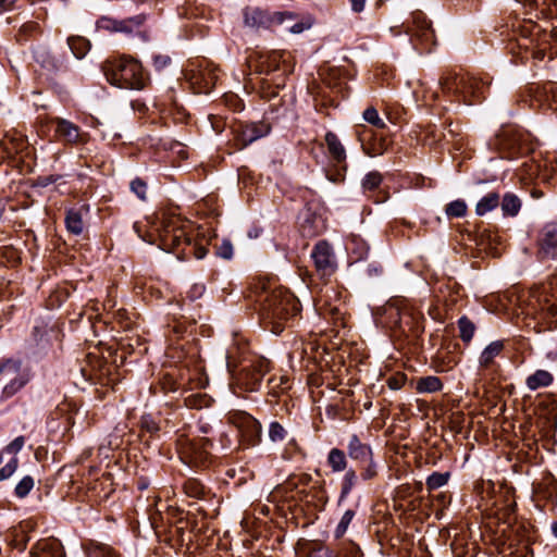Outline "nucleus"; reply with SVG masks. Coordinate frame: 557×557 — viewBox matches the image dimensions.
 Listing matches in <instances>:
<instances>
[{
  "instance_id": "obj_62",
  "label": "nucleus",
  "mask_w": 557,
  "mask_h": 557,
  "mask_svg": "<svg viewBox=\"0 0 557 557\" xmlns=\"http://www.w3.org/2000/svg\"><path fill=\"white\" fill-rule=\"evenodd\" d=\"M163 385H169V386H170V385H171V383H170V382H163ZM163 387H164V388H168L166 386H163Z\"/></svg>"
},
{
  "instance_id": "obj_43",
  "label": "nucleus",
  "mask_w": 557,
  "mask_h": 557,
  "mask_svg": "<svg viewBox=\"0 0 557 557\" xmlns=\"http://www.w3.org/2000/svg\"><path fill=\"white\" fill-rule=\"evenodd\" d=\"M216 255L223 259H231L233 257V245L230 240H223L216 248Z\"/></svg>"
},
{
  "instance_id": "obj_20",
  "label": "nucleus",
  "mask_w": 557,
  "mask_h": 557,
  "mask_svg": "<svg viewBox=\"0 0 557 557\" xmlns=\"http://www.w3.org/2000/svg\"><path fill=\"white\" fill-rule=\"evenodd\" d=\"M317 310L319 314L323 315L324 318H330L335 325L338 323H343V313L338 306H331L325 300L320 298L315 304Z\"/></svg>"
},
{
  "instance_id": "obj_41",
  "label": "nucleus",
  "mask_w": 557,
  "mask_h": 557,
  "mask_svg": "<svg viewBox=\"0 0 557 557\" xmlns=\"http://www.w3.org/2000/svg\"><path fill=\"white\" fill-rule=\"evenodd\" d=\"M18 459L13 457L4 467L0 469V481L9 479L17 469Z\"/></svg>"
},
{
  "instance_id": "obj_34",
  "label": "nucleus",
  "mask_w": 557,
  "mask_h": 557,
  "mask_svg": "<svg viewBox=\"0 0 557 557\" xmlns=\"http://www.w3.org/2000/svg\"><path fill=\"white\" fill-rule=\"evenodd\" d=\"M382 174L377 171H371L362 180L361 186L364 191L375 190L382 183Z\"/></svg>"
},
{
  "instance_id": "obj_14",
  "label": "nucleus",
  "mask_w": 557,
  "mask_h": 557,
  "mask_svg": "<svg viewBox=\"0 0 557 557\" xmlns=\"http://www.w3.org/2000/svg\"><path fill=\"white\" fill-rule=\"evenodd\" d=\"M269 132V127L262 123H250L240 127L238 134V140L243 147L248 146L255 140L265 136Z\"/></svg>"
},
{
  "instance_id": "obj_6",
  "label": "nucleus",
  "mask_w": 557,
  "mask_h": 557,
  "mask_svg": "<svg viewBox=\"0 0 557 557\" xmlns=\"http://www.w3.org/2000/svg\"><path fill=\"white\" fill-rule=\"evenodd\" d=\"M314 268L321 278L330 277L336 270V262L331 245L325 240L318 242L312 251Z\"/></svg>"
},
{
  "instance_id": "obj_49",
  "label": "nucleus",
  "mask_w": 557,
  "mask_h": 557,
  "mask_svg": "<svg viewBox=\"0 0 557 557\" xmlns=\"http://www.w3.org/2000/svg\"><path fill=\"white\" fill-rule=\"evenodd\" d=\"M24 443H25L24 436H17L5 447V451L9 454L15 455L23 448Z\"/></svg>"
},
{
  "instance_id": "obj_1",
  "label": "nucleus",
  "mask_w": 557,
  "mask_h": 557,
  "mask_svg": "<svg viewBox=\"0 0 557 557\" xmlns=\"http://www.w3.org/2000/svg\"><path fill=\"white\" fill-rule=\"evenodd\" d=\"M262 318L272 324V332L283 331V323L300 311L298 299L284 287H274L260 295Z\"/></svg>"
},
{
  "instance_id": "obj_61",
  "label": "nucleus",
  "mask_w": 557,
  "mask_h": 557,
  "mask_svg": "<svg viewBox=\"0 0 557 557\" xmlns=\"http://www.w3.org/2000/svg\"><path fill=\"white\" fill-rule=\"evenodd\" d=\"M263 364L265 366V368H268L269 362H268V361H262V362H261V366H263ZM265 370L268 371V369H265Z\"/></svg>"
},
{
  "instance_id": "obj_30",
  "label": "nucleus",
  "mask_w": 557,
  "mask_h": 557,
  "mask_svg": "<svg viewBox=\"0 0 557 557\" xmlns=\"http://www.w3.org/2000/svg\"><path fill=\"white\" fill-rule=\"evenodd\" d=\"M358 476L354 469H348L343 478L341 499L346 498L357 483Z\"/></svg>"
},
{
  "instance_id": "obj_60",
  "label": "nucleus",
  "mask_w": 557,
  "mask_h": 557,
  "mask_svg": "<svg viewBox=\"0 0 557 557\" xmlns=\"http://www.w3.org/2000/svg\"><path fill=\"white\" fill-rule=\"evenodd\" d=\"M169 391H175L176 387H175V384L174 383H171V385L168 387Z\"/></svg>"
},
{
  "instance_id": "obj_11",
  "label": "nucleus",
  "mask_w": 557,
  "mask_h": 557,
  "mask_svg": "<svg viewBox=\"0 0 557 557\" xmlns=\"http://www.w3.org/2000/svg\"><path fill=\"white\" fill-rule=\"evenodd\" d=\"M25 137L17 132L0 133V158H10L27 149Z\"/></svg>"
},
{
  "instance_id": "obj_50",
  "label": "nucleus",
  "mask_w": 557,
  "mask_h": 557,
  "mask_svg": "<svg viewBox=\"0 0 557 557\" xmlns=\"http://www.w3.org/2000/svg\"><path fill=\"white\" fill-rule=\"evenodd\" d=\"M308 557H334L333 552L325 547V546H319L317 548H313Z\"/></svg>"
},
{
  "instance_id": "obj_31",
  "label": "nucleus",
  "mask_w": 557,
  "mask_h": 557,
  "mask_svg": "<svg viewBox=\"0 0 557 557\" xmlns=\"http://www.w3.org/2000/svg\"><path fill=\"white\" fill-rule=\"evenodd\" d=\"M449 472H433L431 475L428 476L425 482L428 490L434 491L446 485L449 480Z\"/></svg>"
},
{
  "instance_id": "obj_37",
  "label": "nucleus",
  "mask_w": 557,
  "mask_h": 557,
  "mask_svg": "<svg viewBox=\"0 0 557 557\" xmlns=\"http://www.w3.org/2000/svg\"><path fill=\"white\" fill-rule=\"evenodd\" d=\"M363 120L376 128L383 129L386 127L385 122L380 117L374 107H369L363 111Z\"/></svg>"
},
{
  "instance_id": "obj_53",
  "label": "nucleus",
  "mask_w": 557,
  "mask_h": 557,
  "mask_svg": "<svg viewBox=\"0 0 557 557\" xmlns=\"http://www.w3.org/2000/svg\"><path fill=\"white\" fill-rule=\"evenodd\" d=\"M17 0H0V14L13 9Z\"/></svg>"
},
{
  "instance_id": "obj_48",
  "label": "nucleus",
  "mask_w": 557,
  "mask_h": 557,
  "mask_svg": "<svg viewBox=\"0 0 557 557\" xmlns=\"http://www.w3.org/2000/svg\"><path fill=\"white\" fill-rule=\"evenodd\" d=\"M171 64V58L165 54H156L153 57V66L157 71H162Z\"/></svg>"
},
{
  "instance_id": "obj_40",
  "label": "nucleus",
  "mask_w": 557,
  "mask_h": 557,
  "mask_svg": "<svg viewBox=\"0 0 557 557\" xmlns=\"http://www.w3.org/2000/svg\"><path fill=\"white\" fill-rule=\"evenodd\" d=\"M185 453L190 457L195 463H202L207 459L208 453L205 448H197L195 443H189Z\"/></svg>"
},
{
  "instance_id": "obj_42",
  "label": "nucleus",
  "mask_w": 557,
  "mask_h": 557,
  "mask_svg": "<svg viewBox=\"0 0 557 557\" xmlns=\"http://www.w3.org/2000/svg\"><path fill=\"white\" fill-rule=\"evenodd\" d=\"M285 430L278 422H272L269 428V436L271 441H283L285 437Z\"/></svg>"
},
{
  "instance_id": "obj_56",
  "label": "nucleus",
  "mask_w": 557,
  "mask_h": 557,
  "mask_svg": "<svg viewBox=\"0 0 557 557\" xmlns=\"http://www.w3.org/2000/svg\"><path fill=\"white\" fill-rule=\"evenodd\" d=\"M193 289H194L195 297H199L205 292V286L203 285H195Z\"/></svg>"
},
{
  "instance_id": "obj_5",
  "label": "nucleus",
  "mask_w": 557,
  "mask_h": 557,
  "mask_svg": "<svg viewBox=\"0 0 557 557\" xmlns=\"http://www.w3.org/2000/svg\"><path fill=\"white\" fill-rule=\"evenodd\" d=\"M296 15L293 12L263 11L259 8H246L244 10V24L255 30L269 29L275 25H282L286 21H294Z\"/></svg>"
},
{
  "instance_id": "obj_25",
  "label": "nucleus",
  "mask_w": 557,
  "mask_h": 557,
  "mask_svg": "<svg viewBox=\"0 0 557 557\" xmlns=\"http://www.w3.org/2000/svg\"><path fill=\"white\" fill-rule=\"evenodd\" d=\"M500 206L504 215L515 216L521 209V200L517 195L507 193L504 195Z\"/></svg>"
},
{
  "instance_id": "obj_55",
  "label": "nucleus",
  "mask_w": 557,
  "mask_h": 557,
  "mask_svg": "<svg viewBox=\"0 0 557 557\" xmlns=\"http://www.w3.org/2000/svg\"><path fill=\"white\" fill-rule=\"evenodd\" d=\"M355 12H361L364 9L366 0H349Z\"/></svg>"
},
{
  "instance_id": "obj_46",
  "label": "nucleus",
  "mask_w": 557,
  "mask_h": 557,
  "mask_svg": "<svg viewBox=\"0 0 557 557\" xmlns=\"http://www.w3.org/2000/svg\"><path fill=\"white\" fill-rule=\"evenodd\" d=\"M364 463H367V466H366L364 470L361 473V478L363 480H366V481L372 480L377 474V472H376V465L373 461V458L370 459V460L364 461Z\"/></svg>"
},
{
  "instance_id": "obj_36",
  "label": "nucleus",
  "mask_w": 557,
  "mask_h": 557,
  "mask_svg": "<svg viewBox=\"0 0 557 557\" xmlns=\"http://www.w3.org/2000/svg\"><path fill=\"white\" fill-rule=\"evenodd\" d=\"M355 515V511L351 509H348L344 512L334 532L336 539H341L344 536Z\"/></svg>"
},
{
  "instance_id": "obj_29",
  "label": "nucleus",
  "mask_w": 557,
  "mask_h": 557,
  "mask_svg": "<svg viewBox=\"0 0 557 557\" xmlns=\"http://www.w3.org/2000/svg\"><path fill=\"white\" fill-rule=\"evenodd\" d=\"M183 488L185 494L193 498H202L206 494V487L196 479H188Z\"/></svg>"
},
{
  "instance_id": "obj_45",
  "label": "nucleus",
  "mask_w": 557,
  "mask_h": 557,
  "mask_svg": "<svg viewBox=\"0 0 557 557\" xmlns=\"http://www.w3.org/2000/svg\"><path fill=\"white\" fill-rule=\"evenodd\" d=\"M90 557H120L111 547L109 546H98L91 550Z\"/></svg>"
},
{
  "instance_id": "obj_39",
  "label": "nucleus",
  "mask_w": 557,
  "mask_h": 557,
  "mask_svg": "<svg viewBox=\"0 0 557 557\" xmlns=\"http://www.w3.org/2000/svg\"><path fill=\"white\" fill-rule=\"evenodd\" d=\"M34 479L30 475H25L15 486V495L18 498L26 497L34 487Z\"/></svg>"
},
{
  "instance_id": "obj_3",
  "label": "nucleus",
  "mask_w": 557,
  "mask_h": 557,
  "mask_svg": "<svg viewBox=\"0 0 557 557\" xmlns=\"http://www.w3.org/2000/svg\"><path fill=\"white\" fill-rule=\"evenodd\" d=\"M103 71L107 81L119 88L140 90L149 81L140 62L129 55L107 61Z\"/></svg>"
},
{
  "instance_id": "obj_52",
  "label": "nucleus",
  "mask_w": 557,
  "mask_h": 557,
  "mask_svg": "<svg viewBox=\"0 0 557 557\" xmlns=\"http://www.w3.org/2000/svg\"><path fill=\"white\" fill-rule=\"evenodd\" d=\"M119 22L120 21H116V20L103 18V20H101V27L112 30V32H116V28H117L116 24Z\"/></svg>"
},
{
  "instance_id": "obj_44",
  "label": "nucleus",
  "mask_w": 557,
  "mask_h": 557,
  "mask_svg": "<svg viewBox=\"0 0 557 557\" xmlns=\"http://www.w3.org/2000/svg\"><path fill=\"white\" fill-rule=\"evenodd\" d=\"M141 428L151 434H156L160 430L159 424L149 414L141 418Z\"/></svg>"
},
{
  "instance_id": "obj_7",
  "label": "nucleus",
  "mask_w": 557,
  "mask_h": 557,
  "mask_svg": "<svg viewBox=\"0 0 557 557\" xmlns=\"http://www.w3.org/2000/svg\"><path fill=\"white\" fill-rule=\"evenodd\" d=\"M441 86L446 92L462 94L465 97H480V83L473 78L448 75L441 79Z\"/></svg>"
},
{
  "instance_id": "obj_64",
  "label": "nucleus",
  "mask_w": 557,
  "mask_h": 557,
  "mask_svg": "<svg viewBox=\"0 0 557 557\" xmlns=\"http://www.w3.org/2000/svg\"><path fill=\"white\" fill-rule=\"evenodd\" d=\"M554 92H555V95L557 94V87L555 88Z\"/></svg>"
},
{
  "instance_id": "obj_32",
  "label": "nucleus",
  "mask_w": 557,
  "mask_h": 557,
  "mask_svg": "<svg viewBox=\"0 0 557 557\" xmlns=\"http://www.w3.org/2000/svg\"><path fill=\"white\" fill-rule=\"evenodd\" d=\"M144 18L138 15L126 20H121L116 25V32L131 34L137 30L143 24Z\"/></svg>"
},
{
  "instance_id": "obj_15",
  "label": "nucleus",
  "mask_w": 557,
  "mask_h": 557,
  "mask_svg": "<svg viewBox=\"0 0 557 557\" xmlns=\"http://www.w3.org/2000/svg\"><path fill=\"white\" fill-rule=\"evenodd\" d=\"M347 450L348 456L358 462H364L373 458L371 447L363 444L356 434L351 435L347 445Z\"/></svg>"
},
{
  "instance_id": "obj_38",
  "label": "nucleus",
  "mask_w": 557,
  "mask_h": 557,
  "mask_svg": "<svg viewBox=\"0 0 557 557\" xmlns=\"http://www.w3.org/2000/svg\"><path fill=\"white\" fill-rule=\"evenodd\" d=\"M129 188L138 197V199L141 201L147 200L148 185L144 180L139 177L134 178L129 184Z\"/></svg>"
},
{
  "instance_id": "obj_17",
  "label": "nucleus",
  "mask_w": 557,
  "mask_h": 557,
  "mask_svg": "<svg viewBox=\"0 0 557 557\" xmlns=\"http://www.w3.org/2000/svg\"><path fill=\"white\" fill-rule=\"evenodd\" d=\"M324 139L332 161L338 164L345 162L346 150L337 135L333 132H327Z\"/></svg>"
},
{
  "instance_id": "obj_2",
  "label": "nucleus",
  "mask_w": 557,
  "mask_h": 557,
  "mask_svg": "<svg viewBox=\"0 0 557 557\" xmlns=\"http://www.w3.org/2000/svg\"><path fill=\"white\" fill-rule=\"evenodd\" d=\"M186 226L187 223L178 215L165 214L159 230L160 247L164 251L175 253L180 259H185L189 255H194L197 259H202L207 250L203 247H191Z\"/></svg>"
},
{
  "instance_id": "obj_28",
  "label": "nucleus",
  "mask_w": 557,
  "mask_h": 557,
  "mask_svg": "<svg viewBox=\"0 0 557 557\" xmlns=\"http://www.w3.org/2000/svg\"><path fill=\"white\" fill-rule=\"evenodd\" d=\"M67 44L70 49L72 50L73 54L77 59H82L86 55V53L90 49L89 41L81 36H73L67 39Z\"/></svg>"
},
{
  "instance_id": "obj_19",
  "label": "nucleus",
  "mask_w": 557,
  "mask_h": 557,
  "mask_svg": "<svg viewBox=\"0 0 557 557\" xmlns=\"http://www.w3.org/2000/svg\"><path fill=\"white\" fill-rule=\"evenodd\" d=\"M358 137L363 151L370 157L381 156L387 149L386 140L383 137L374 138L369 143L366 141L364 133H359Z\"/></svg>"
},
{
  "instance_id": "obj_58",
  "label": "nucleus",
  "mask_w": 557,
  "mask_h": 557,
  "mask_svg": "<svg viewBox=\"0 0 557 557\" xmlns=\"http://www.w3.org/2000/svg\"><path fill=\"white\" fill-rule=\"evenodd\" d=\"M552 532L554 536L557 539V520L552 524Z\"/></svg>"
},
{
  "instance_id": "obj_22",
  "label": "nucleus",
  "mask_w": 557,
  "mask_h": 557,
  "mask_svg": "<svg viewBox=\"0 0 557 557\" xmlns=\"http://www.w3.org/2000/svg\"><path fill=\"white\" fill-rule=\"evenodd\" d=\"M499 200L500 198L497 193H488L478 201L475 206V213L479 216L485 215L499 206Z\"/></svg>"
},
{
  "instance_id": "obj_57",
  "label": "nucleus",
  "mask_w": 557,
  "mask_h": 557,
  "mask_svg": "<svg viewBox=\"0 0 557 557\" xmlns=\"http://www.w3.org/2000/svg\"><path fill=\"white\" fill-rule=\"evenodd\" d=\"M36 28H37V24L33 23V22L27 23V24L23 25V27H22L23 30H29V32H33Z\"/></svg>"
},
{
  "instance_id": "obj_26",
  "label": "nucleus",
  "mask_w": 557,
  "mask_h": 557,
  "mask_svg": "<svg viewBox=\"0 0 557 557\" xmlns=\"http://www.w3.org/2000/svg\"><path fill=\"white\" fill-rule=\"evenodd\" d=\"M531 30L533 36H537V45H550L557 42V27H554L549 33L541 29L537 25L530 23L525 25Z\"/></svg>"
},
{
  "instance_id": "obj_4",
  "label": "nucleus",
  "mask_w": 557,
  "mask_h": 557,
  "mask_svg": "<svg viewBox=\"0 0 557 557\" xmlns=\"http://www.w3.org/2000/svg\"><path fill=\"white\" fill-rule=\"evenodd\" d=\"M0 375L5 382L2 388V399H9L17 394L29 381L30 372L16 359L0 361Z\"/></svg>"
},
{
  "instance_id": "obj_13",
  "label": "nucleus",
  "mask_w": 557,
  "mask_h": 557,
  "mask_svg": "<svg viewBox=\"0 0 557 557\" xmlns=\"http://www.w3.org/2000/svg\"><path fill=\"white\" fill-rule=\"evenodd\" d=\"M32 557H65L60 542L55 539L40 540L32 549Z\"/></svg>"
},
{
  "instance_id": "obj_12",
  "label": "nucleus",
  "mask_w": 557,
  "mask_h": 557,
  "mask_svg": "<svg viewBox=\"0 0 557 557\" xmlns=\"http://www.w3.org/2000/svg\"><path fill=\"white\" fill-rule=\"evenodd\" d=\"M518 46L525 51H530L534 59L543 60L549 45L539 46L537 36H533L531 30L524 26L522 29V36L518 41Z\"/></svg>"
},
{
  "instance_id": "obj_21",
  "label": "nucleus",
  "mask_w": 557,
  "mask_h": 557,
  "mask_svg": "<svg viewBox=\"0 0 557 557\" xmlns=\"http://www.w3.org/2000/svg\"><path fill=\"white\" fill-rule=\"evenodd\" d=\"M504 349V344L500 341L492 342L485 347L480 356V366L488 368L494 364L495 358L500 355Z\"/></svg>"
},
{
  "instance_id": "obj_63",
  "label": "nucleus",
  "mask_w": 557,
  "mask_h": 557,
  "mask_svg": "<svg viewBox=\"0 0 557 557\" xmlns=\"http://www.w3.org/2000/svg\"><path fill=\"white\" fill-rule=\"evenodd\" d=\"M163 385H169V386H170V385H171V383H170V382H163ZM163 387H164V388H168L166 386H163Z\"/></svg>"
},
{
  "instance_id": "obj_59",
  "label": "nucleus",
  "mask_w": 557,
  "mask_h": 557,
  "mask_svg": "<svg viewBox=\"0 0 557 557\" xmlns=\"http://www.w3.org/2000/svg\"><path fill=\"white\" fill-rule=\"evenodd\" d=\"M3 211H4V207H3V205L0 202V219L2 218Z\"/></svg>"
},
{
  "instance_id": "obj_23",
  "label": "nucleus",
  "mask_w": 557,
  "mask_h": 557,
  "mask_svg": "<svg viewBox=\"0 0 557 557\" xmlns=\"http://www.w3.org/2000/svg\"><path fill=\"white\" fill-rule=\"evenodd\" d=\"M443 388V383L440 377L435 375H429L420 377L416 384V391L419 394L436 393Z\"/></svg>"
},
{
  "instance_id": "obj_33",
  "label": "nucleus",
  "mask_w": 557,
  "mask_h": 557,
  "mask_svg": "<svg viewBox=\"0 0 557 557\" xmlns=\"http://www.w3.org/2000/svg\"><path fill=\"white\" fill-rule=\"evenodd\" d=\"M467 210V203L461 199H457L446 206L445 213L448 218H462L466 215Z\"/></svg>"
},
{
  "instance_id": "obj_54",
  "label": "nucleus",
  "mask_w": 557,
  "mask_h": 557,
  "mask_svg": "<svg viewBox=\"0 0 557 557\" xmlns=\"http://www.w3.org/2000/svg\"><path fill=\"white\" fill-rule=\"evenodd\" d=\"M404 377H389L387 380L388 387L392 389H399L404 383Z\"/></svg>"
},
{
  "instance_id": "obj_47",
  "label": "nucleus",
  "mask_w": 557,
  "mask_h": 557,
  "mask_svg": "<svg viewBox=\"0 0 557 557\" xmlns=\"http://www.w3.org/2000/svg\"><path fill=\"white\" fill-rule=\"evenodd\" d=\"M205 85L201 87V91L209 92L215 85L216 75L210 71L202 73Z\"/></svg>"
},
{
  "instance_id": "obj_10",
  "label": "nucleus",
  "mask_w": 557,
  "mask_h": 557,
  "mask_svg": "<svg viewBox=\"0 0 557 557\" xmlns=\"http://www.w3.org/2000/svg\"><path fill=\"white\" fill-rule=\"evenodd\" d=\"M539 253L542 259L557 258V224H546L539 236Z\"/></svg>"
},
{
  "instance_id": "obj_24",
  "label": "nucleus",
  "mask_w": 557,
  "mask_h": 557,
  "mask_svg": "<svg viewBox=\"0 0 557 557\" xmlns=\"http://www.w3.org/2000/svg\"><path fill=\"white\" fill-rule=\"evenodd\" d=\"M65 225L70 233L81 235L84 231V221L81 212L75 209H70L65 215Z\"/></svg>"
},
{
  "instance_id": "obj_27",
  "label": "nucleus",
  "mask_w": 557,
  "mask_h": 557,
  "mask_svg": "<svg viewBox=\"0 0 557 557\" xmlns=\"http://www.w3.org/2000/svg\"><path fill=\"white\" fill-rule=\"evenodd\" d=\"M327 463L333 472H342L347 468V458L339 448H332L327 455Z\"/></svg>"
},
{
  "instance_id": "obj_9",
  "label": "nucleus",
  "mask_w": 557,
  "mask_h": 557,
  "mask_svg": "<svg viewBox=\"0 0 557 557\" xmlns=\"http://www.w3.org/2000/svg\"><path fill=\"white\" fill-rule=\"evenodd\" d=\"M233 422L247 445L253 446L259 443L261 425L253 417L247 413H240L234 417Z\"/></svg>"
},
{
  "instance_id": "obj_18",
  "label": "nucleus",
  "mask_w": 557,
  "mask_h": 557,
  "mask_svg": "<svg viewBox=\"0 0 557 557\" xmlns=\"http://www.w3.org/2000/svg\"><path fill=\"white\" fill-rule=\"evenodd\" d=\"M553 381L554 376L550 372L540 369L527 377L525 385L530 391H536L549 386Z\"/></svg>"
},
{
  "instance_id": "obj_51",
  "label": "nucleus",
  "mask_w": 557,
  "mask_h": 557,
  "mask_svg": "<svg viewBox=\"0 0 557 557\" xmlns=\"http://www.w3.org/2000/svg\"><path fill=\"white\" fill-rule=\"evenodd\" d=\"M310 26H311L310 23L296 22L295 24H293L292 26L288 27V30L292 34H300L305 29H308Z\"/></svg>"
},
{
  "instance_id": "obj_16",
  "label": "nucleus",
  "mask_w": 557,
  "mask_h": 557,
  "mask_svg": "<svg viewBox=\"0 0 557 557\" xmlns=\"http://www.w3.org/2000/svg\"><path fill=\"white\" fill-rule=\"evenodd\" d=\"M55 133L61 136L65 141L77 144L83 140L81 129L74 123L65 119H55Z\"/></svg>"
},
{
  "instance_id": "obj_35",
  "label": "nucleus",
  "mask_w": 557,
  "mask_h": 557,
  "mask_svg": "<svg viewBox=\"0 0 557 557\" xmlns=\"http://www.w3.org/2000/svg\"><path fill=\"white\" fill-rule=\"evenodd\" d=\"M458 327H459L460 338L463 342L469 343L474 335V331H475L474 324L467 317H461L458 320Z\"/></svg>"
},
{
  "instance_id": "obj_8",
  "label": "nucleus",
  "mask_w": 557,
  "mask_h": 557,
  "mask_svg": "<svg viewBox=\"0 0 557 557\" xmlns=\"http://www.w3.org/2000/svg\"><path fill=\"white\" fill-rule=\"evenodd\" d=\"M406 33L423 44L434 42V30L431 22L421 11H416L411 14V24L407 25Z\"/></svg>"
}]
</instances>
